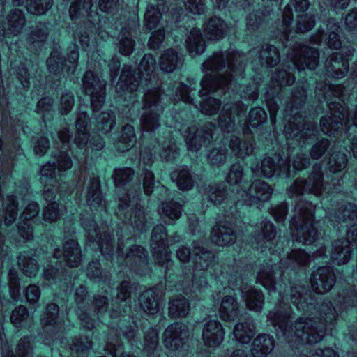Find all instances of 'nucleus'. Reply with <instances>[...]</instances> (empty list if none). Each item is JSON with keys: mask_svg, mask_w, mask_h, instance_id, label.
Returning <instances> with one entry per match:
<instances>
[{"mask_svg": "<svg viewBox=\"0 0 357 357\" xmlns=\"http://www.w3.org/2000/svg\"><path fill=\"white\" fill-rule=\"evenodd\" d=\"M96 128L103 133L109 132L116 123V116L113 112H102L96 116Z\"/></svg>", "mask_w": 357, "mask_h": 357, "instance_id": "e2e57ef3", "label": "nucleus"}, {"mask_svg": "<svg viewBox=\"0 0 357 357\" xmlns=\"http://www.w3.org/2000/svg\"><path fill=\"white\" fill-rule=\"evenodd\" d=\"M331 221L345 224L349 227L347 230V239H337L332 244L331 254V259L337 265L347 264L351 259L353 252L351 241H357V206L344 202L341 204L337 211L333 215L332 212H326Z\"/></svg>", "mask_w": 357, "mask_h": 357, "instance_id": "0eeeda50", "label": "nucleus"}, {"mask_svg": "<svg viewBox=\"0 0 357 357\" xmlns=\"http://www.w3.org/2000/svg\"><path fill=\"white\" fill-rule=\"evenodd\" d=\"M230 212H227L224 216L225 221L220 220L218 223L214 226L211 231V241L220 246H225L234 243L236 238L233 225L234 222L230 214H233L236 211V206L230 207Z\"/></svg>", "mask_w": 357, "mask_h": 357, "instance_id": "5701e85b", "label": "nucleus"}, {"mask_svg": "<svg viewBox=\"0 0 357 357\" xmlns=\"http://www.w3.org/2000/svg\"><path fill=\"white\" fill-rule=\"evenodd\" d=\"M92 346L91 338L87 336H75L72 340L70 349L73 354L84 357L89 351Z\"/></svg>", "mask_w": 357, "mask_h": 357, "instance_id": "338daca9", "label": "nucleus"}, {"mask_svg": "<svg viewBox=\"0 0 357 357\" xmlns=\"http://www.w3.org/2000/svg\"><path fill=\"white\" fill-rule=\"evenodd\" d=\"M54 259H63L66 265L71 268L78 267L82 261L81 248L77 241L68 239L63 245V249L56 248L54 251Z\"/></svg>", "mask_w": 357, "mask_h": 357, "instance_id": "c85d7f7f", "label": "nucleus"}, {"mask_svg": "<svg viewBox=\"0 0 357 357\" xmlns=\"http://www.w3.org/2000/svg\"><path fill=\"white\" fill-rule=\"evenodd\" d=\"M90 127L89 114L86 111H82L80 107L76 120L77 132L74 142L80 150H83L82 160L86 159L89 146L96 150H100L104 147L103 140L99 135L93 137L89 141V146L88 132Z\"/></svg>", "mask_w": 357, "mask_h": 357, "instance_id": "dca6fc26", "label": "nucleus"}, {"mask_svg": "<svg viewBox=\"0 0 357 357\" xmlns=\"http://www.w3.org/2000/svg\"><path fill=\"white\" fill-rule=\"evenodd\" d=\"M204 32L209 40L222 38L227 30V24L220 17H211L203 24Z\"/></svg>", "mask_w": 357, "mask_h": 357, "instance_id": "79ce46f5", "label": "nucleus"}, {"mask_svg": "<svg viewBox=\"0 0 357 357\" xmlns=\"http://www.w3.org/2000/svg\"><path fill=\"white\" fill-rule=\"evenodd\" d=\"M126 190L125 195H119V203L116 214L123 222L130 225L135 231L146 232L152 223L137 203L138 196L141 195L140 186L137 185L135 194L131 190Z\"/></svg>", "mask_w": 357, "mask_h": 357, "instance_id": "1a4fd4ad", "label": "nucleus"}, {"mask_svg": "<svg viewBox=\"0 0 357 357\" xmlns=\"http://www.w3.org/2000/svg\"><path fill=\"white\" fill-rule=\"evenodd\" d=\"M118 48L119 52L125 56L132 54L135 45V41L132 38L133 33L139 26L138 23L134 20H128L123 25L121 24Z\"/></svg>", "mask_w": 357, "mask_h": 357, "instance_id": "7c9ffc66", "label": "nucleus"}, {"mask_svg": "<svg viewBox=\"0 0 357 357\" xmlns=\"http://www.w3.org/2000/svg\"><path fill=\"white\" fill-rule=\"evenodd\" d=\"M106 82L89 70L82 78L84 93L91 96V105L93 112L98 111L105 101Z\"/></svg>", "mask_w": 357, "mask_h": 357, "instance_id": "aec40b11", "label": "nucleus"}, {"mask_svg": "<svg viewBox=\"0 0 357 357\" xmlns=\"http://www.w3.org/2000/svg\"><path fill=\"white\" fill-rule=\"evenodd\" d=\"M92 0H75L69 8L71 20L78 24L73 31L74 40L85 51L93 46L90 35L100 21L98 13L92 10Z\"/></svg>", "mask_w": 357, "mask_h": 357, "instance_id": "6e6552de", "label": "nucleus"}, {"mask_svg": "<svg viewBox=\"0 0 357 357\" xmlns=\"http://www.w3.org/2000/svg\"><path fill=\"white\" fill-rule=\"evenodd\" d=\"M49 34V29L45 23L39 22L31 31L27 40L33 45V47L42 46Z\"/></svg>", "mask_w": 357, "mask_h": 357, "instance_id": "0e129e2a", "label": "nucleus"}, {"mask_svg": "<svg viewBox=\"0 0 357 357\" xmlns=\"http://www.w3.org/2000/svg\"><path fill=\"white\" fill-rule=\"evenodd\" d=\"M18 204L17 195H8L5 199L1 198V210L6 227L11 225L15 221L18 214Z\"/></svg>", "mask_w": 357, "mask_h": 357, "instance_id": "a18cd8bd", "label": "nucleus"}, {"mask_svg": "<svg viewBox=\"0 0 357 357\" xmlns=\"http://www.w3.org/2000/svg\"><path fill=\"white\" fill-rule=\"evenodd\" d=\"M169 316L172 319L185 317L190 312L188 300L183 296L172 298L169 301Z\"/></svg>", "mask_w": 357, "mask_h": 357, "instance_id": "09e8293b", "label": "nucleus"}, {"mask_svg": "<svg viewBox=\"0 0 357 357\" xmlns=\"http://www.w3.org/2000/svg\"><path fill=\"white\" fill-rule=\"evenodd\" d=\"M274 348L273 336L266 333L259 334L252 341L251 354L253 357H266Z\"/></svg>", "mask_w": 357, "mask_h": 357, "instance_id": "ea45409f", "label": "nucleus"}, {"mask_svg": "<svg viewBox=\"0 0 357 357\" xmlns=\"http://www.w3.org/2000/svg\"><path fill=\"white\" fill-rule=\"evenodd\" d=\"M59 308L54 303L47 305L40 318L43 335L47 341L58 340L63 329V321L59 317Z\"/></svg>", "mask_w": 357, "mask_h": 357, "instance_id": "4be33fe9", "label": "nucleus"}, {"mask_svg": "<svg viewBox=\"0 0 357 357\" xmlns=\"http://www.w3.org/2000/svg\"><path fill=\"white\" fill-rule=\"evenodd\" d=\"M287 56L293 68L298 71L305 68L314 70L318 66L319 53L315 48L296 43L294 47L289 50Z\"/></svg>", "mask_w": 357, "mask_h": 357, "instance_id": "a211bd4d", "label": "nucleus"}, {"mask_svg": "<svg viewBox=\"0 0 357 357\" xmlns=\"http://www.w3.org/2000/svg\"><path fill=\"white\" fill-rule=\"evenodd\" d=\"M182 56L176 50L169 48L166 50L160 56V68L162 70L171 73L182 64Z\"/></svg>", "mask_w": 357, "mask_h": 357, "instance_id": "603ef678", "label": "nucleus"}, {"mask_svg": "<svg viewBox=\"0 0 357 357\" xmlns=\"http://www.w3.org/2000/svg\"><path fill=\"white\" fill-rule=\"evenodd\" d=\"M188 337V327L181 322H175L164 331L163 343L170 352L176 353L174 356L190 357L187 344Z\"/></svg>", "mask_w": 357, "mask_h": 357, "instance_id": "2eb2a0df", "label": "nucleus"}, {"mask_svg": "<svg viewBox=\"0 0 357 357\" xmlns=\"http://www.w3.org/2000/svg\"><path fill=\"white\" fill-rule=\"evenodd\" d=\"M39 213V205L36 202H29L24 209L20 219L22 222L17 225L18 231L20 236L26 239L31 240L33 237V229L31 225L27 221L36 217Z\"/></svg>", "mask_w": 357, "mask_h": 357, "instance_id": "c9c22d12", "label": "nucleus"}, {"mask_svg": "<svg viewBox=\"0 0 357 357\" xmlns=\"http://www.w3.org/2000/svg\"><path fill=\"white\" fill-rule=\"evenodd\" d=\"M244 173L243 167L238 162L233 164L229 168V171L226 178L227 182L230 185L237 188L238 194H242L243 190L247 188L248 183L244 179Z\"/></svg>", "mask_w": 357, "mask_h": 357, "instance_id": "3c124183", "label": "nucleus"}, {"mask_svg": "<svg viewBox=\"0 0 357 357\" xmlns=\"http://www.w3.org/2000/svg\"><path fill=\"white\" fill-rule=\"evenodd\" d=\"M187 81L189 85L181 82H174L172 87L168 88L167 95L172 101L182 100L185 103L193 104L197 108V106L194 103V98L191 94L193 91H195L196 82L192 78H188Z\"/></svg>", "mask_w": 357, "mask_h": 357, "instance_id": "f704fd0d", "label": "nucleus"}, {"mask_svg": "<svg viewBox=\"0 0 357 357\" xmlns=\"http://www.w3.org/2000/svg\"><path fill=\"white\" fill-rule=\"evenodd\" d=\"M245 55L229 50L214 53L205 61L202 70L206 75L201 82L199 96L203 98L211 93L224 96V105L218 118V126L224 132H231L241 124V116L247 107L241 99L255 100L258 98V85L252 82L248 86L236 89L237 80L243 78Z\"/></svg>", "mask_w": 357, "mask_h": 357, "instance_id": "f03ea898", "label": "nucleus"}, {"mask_svg": "<svg viewBox=\"0 0 357 357\" xmlns=\"http://www.w3.org/2000/svg\"><path fill=\"white\" fill-rule=\"evenodd\" d=\"M136 135L134 127L127 124L122 129L121 135L115 144V147L119 152H125L132 147L136 143Z\"/></svg>", "mask_w": 357, "mask_h": 357, "instance_id": "4d7b16f0", "label": "nucleus"}, {"mask_svg": "<svg viewBox=\"0 0 357 357\" xmlns=\"http://www.w3.org/2000/svg\"><path fill=\"white\" fill-rule=\"evenodd\" d=\"M256 327L252 321H243L237 324L233 333L236 340L242 343L248 344L255 334Z\"/></svg>", "mask_w": 357, "mask_h": 357, "instance_id": "5fc2aeb1", "label": "nucleus"}, {"mask_svg": "<svg viewBox=\"0 0 357 357\" xmlns=\"http://www.w3.org/2000/svg\"><path fill=\"white\" fill-rule=\"evenodd\" d=\"M255 141L252 137L241 140L238 137L231 136L229 141V146L235 156L239 158H245L252 155L254 151Z\"/></svg>", "mask_w": 357, "mask_h": 357, "instance_id": "c03bdc74", "label": "nucleus"}, {"mask_svg": "<svg viewBox=\"0 0 357 357\" xmlns=\"http://www.w3.org/2000/svg\"><path fill=\"white\" fill-rule=\"evenodd\" d=\"M294 80V76L286 70H279L272 75L268 89L265 94V100L272 123L275 121V116L279 109L278 101L281 100L283 87L292 84Z\"/></svg>", "mask_w": 357, "mask_h": 357, "instance_id": "9b49d317", "label": "nucleus"}, {"mask_svg": "<svg viewBox=\"0 0 357 357\" xmlns=\"http://www.w3.org/2000/svg\"><path fill=\"white\" fill-rule=\"evenodd\" d=\"M250 170L255 176L267 178L273 176L289 177L290 163L280 154H275L273 157L265 155L260 162L252 163Z\"/></svg>", "mask_w": 357, "mask_h": 357, "instance_id": "4468645a", "label": "nucleus"}, {"mask_svg": "<svg viewBox=\"0 0 357 357\" xmlns=\"http://www.w3.org/2000/svg\"><path fill=\"white\" fill-rule=\"evenodd\" d=\"M273 261L271 258L259 266L256 280L270 293L278 291L281 300L269 312L268 319L287 340L295 337V342L317 343L327 330L333 328L342 312L349 306H357V291L353 287L337 295L333 301L327 298L318 305L313 294L305 286L291 284L286 271L296 272L310 261V255L303 250H293L280 260L278 281L275 279L277 264Z\"/></svg>", "mask_w": 357, "mask_h": 357, "instance_id": "f257e3e1", "label": "nucleus"}, {"mask_svg": "<svg viewBox=\"0 0 357 357\" xmlns=\"http://www.w3.org/2000/svg\"><path fill=\"white\" fill-rule=\"evenodd\" d=\"M130 282L126 280L121 282L117 290V296L112 301V306L109 312L111 318L124 317V314H128L130 312Z\"/></svg>", "mask_w": 357, "mask_h": 357, "instance_id": "bb28decb", "label": "nucleus"}, {"mask_svg": "<svg viewBox=\"0 0 357 357\" xmlns=\"http://www.w3.org/2000/svg\"><path fill=\"white\" fill-rule=\"evenodd\" d=\"M306 100L304 86L294 89L284 109V132L288 144L303 147L317 133V123L306 117L303 111Z\"/></svg>", "mask_w": 357, "mask_h": 357, "instance_id": "423d86ee", "label": "nucleus"}, {"mask_svg": "<svg viewBox=\"0 0 357 357\" xmlns=\"http://www.w3.org/2000/svg\"><path fill=\"white\" fill-rule=\"evenodd\" d=\"M186 47L190 54H200L205 50V40L199 29H192L186 40Z\"/></svg>", "mask_w": 357, "mask_h": 357, "instance_id": "13d9d810", "label": "nucleus"}, {"mask_svg": "<svg viewBox=\"0 0 357 357\" xmlns=\"http://www.w3.org/2000/svg\"><path fill=\"white\" fill-rule=\"evenodd\" d=\"M273 192V188L268 183L256 179L250 184L249 188L243 190L241 196L245 204L251 206L268 201Z\"/></svg>", "mask_w": 357, "mask_h": 357, "instance_id": "393cba45", "label": "nucleus"}, {"mask_svg": "<svg viewBox=\"0 0 357 357\" xmlns=\"http://www.w3.org/2000/svg\"><path fill=\"white\" fill-rule=\"evenodd\" d=\"M158 143L160 147L159 154L162 160L173 161L179 155V149L169 131L164 137V140L158 139Z\"/></svg>", "mask_w": 357, "mask_h": 357, "instance_id": "de8ad7c7", "label": "nucleus"}, {"mask_svg": "<svg viewBox=\"0 0 357 357\" xmlns=\"http://www.w3.org/2000/svg\"><path fill=\"white\" fill-rule=\"evenodd\" d=\"M82 225L86 231V244L94 251H100L107 259H112L114 241L110 233L103 226L99 227L91 218H81Z\"/></svg>", "mask_w": 357, "mask_h": 357, "instance_id": "9d476101", "label": "nucleus"}, {"mask_svg": "<svg viewBox=\"0 0 357 357\" xmlns=\"http://www.w3.org/2000/svg\"><path fill=\"white\" fill-rule=\"evenodd\" d=\"M170 178L182 191L190 190L196 182L192 172L187 166H181L174 169L170 174Z\"/></svg>", "mask_w": 357, "mask_h": 357, "instance_id": "58836bf2", "label": "nucleus"}, {"mask_svg": "<svg viewBox=\"0 0 357 357\" xmlns=\"http://www.w3.org/2000/svg\"><path fill=\"white\" fill-rule=\"evenodd\" d=\"M343 84L333 85L326 77L324 82H318L315 93L320 102L327 101L331 115L322 116L320 127L322 132L335 137L340 142H344L357 128V106L354 110L347 111L342 104L335 101H330L333 96L342 100L349 93Z\"/></svg>", "mask_w": 357, "mask_h": 357, "instance_id": "39448f33", "label": "nucleus"}, {"mask_svg": "<svg viewBox=\"0 0 357 357\" xmlns=\"http://www.w3.org/2000/svg\"><path fill=\"white\" fill-rule=\"evenodd\" d=\"M125 320H120V329L118 331L117 329H114V328H111L109 330V332L108 333V335L111 333V331H114V334L113 333L114 338L118 337L120 340V335H122L127 340L128 342L132 345V346H136L137 348H139L138 346V337H137V326L135 324H134V322H132V324H129L128 326H124L123 323Z\"/></svg>", "mask_w": 357, "mask_h": 357, "instance_id": "864d4df0", "label": "nucleus"}, {"mask_svg": "<svg viewBox=\"0 0 357 357\" xmlns=\"http://www.w3.org/2000/svg\"><path fill=\"white\" fill-rule=\"evenodd\" d=\"M225 331L222 324L217 320H210L204 325L202 338L206 345L217 347L224 340Z\"/></svg>", "mask_w": 357, "mask_h": 357, "instance_id": "e433bc0d", "label": "nucleus"}, {"mask_svg": "<svg viewBox=\"0 0 357 357\" xmlns=\"http://www.w3.org/2000/svg\"><path fill=\"white\" fill-rule=\"evenodd\" d=\"M250 55H258L259 63L261 66L269 67L275 66L280 61L278 50L273 45L266 44L259 50L254 49L250 52Z\"/></svg>", "mask_w": 357, "mask_h": 357, "instance_id": "a19ab883", "label": "nucleus"}, {"mask_svg": "<svg viewBox=\"0 0 357 357\" xmlns=\"http://www.w3.org/2000/svg\"><path fill=\"white\" fill-rule=\"evenodd\" d=\"M182 212V205L177 202L172 200L162 203V217L166 223L171 224L177 220Z\"/></svg>", "mask_w": 357, "mask_h": 357, "instance_id": "bf43d9fd", "label": "nucleus"}, {"mask_svg": "<svg viewBox=\"0 0 357 357\" xmlns=\"http://www.w3.org/2000/svg\"><path fill=\"white\" fill-rule=\"evenodd\" d=\"M332 192L331 184L324 182L321 164L313 167V170L307 179L296 178L288 188L289 197L298 199L289 226L291 235L296 241L303 245H311L318 238V230L314 219L315 206L312 202L302 199L301 196L306 193L320 197L324 193L329 194Z\"/></svg>", "mask_w": 357, "mask_h": 357, "instance_id": "7ed1b4c3", "label": "nucleus"}, {"mask_svg": "<svg viewBox=\"0 0 357 357\" xmlns=\"http://www.w3.org/2000/svg\"><path fill=\"white\" fill-rule=\"evenodd\" d=\"M259 230L257 234H255L254 238L258 248L261 249V252L265 250L264 248H268V252L271 255H274L275 250L272 245L274 244L273 241L274 240L276 234L275 228L273 224L270 221H262L259 226H257Z\"/></svg>", "mask_w": 357, "mask_h": 357, "instance_id": "72a5a7b5", "label": "nucleus"}, {"mask_svg": "<svg viewBox=\"0 0 357 357\" xmlns=\"http://www.w3.org/2000/svg\"><path fill=\"white\" fill-rule=\"evenodd\" d=\"M36 252L32 250L24 251L17 257L18 266L22 273L28 277H34L38 271Z\"/></svg>", "mask_w": 357, "mask_h": 357, "instance_id": "37998d69", "label": "nucleus"}, {"mask_svg": "<svg viewBox=\"0 0 357 357\" xmlns=\"http://www.w3.org/2000/svg\"><path fill=\"white\" fill-rule=\"evenodd\" d=\"M114 331H111L107 335L105 350L107 351L113 357H136L132 354L123 353V347L121 340L118 337H112Z\"/></svg>", "mask_w": 357, "mask_h": 357, "instance_id": "774afa93", "label": "nucleus"}, {"mask_svg": "<svg viewBox=\"0 0 357 357\" xmlns=\"http://www.w3.org/2000/svg\"><path fill=\"white\" fill-rule=\"evenodd\" d=\"M159 296L153 288L144 291L139 297L141 308L147 314H155L159 311Z\"/></svg>", "mask_w": 357, "mask_h": 357, "instance_id": "8fccbe9b", "label": "nucleus"}, {"mask_svg": "<svg viewBox=\"0 0 357 357\" xmlns=\"http://www.w3.org/2000/svg\"><path fill=\"white\" fill-rule=\"evenodd\" d=\"M116 258L118 263L137 274L145 275L149 271L147 252L140 245H135L127 249L123 240L119 239Z\"/></svg>", "mask_w": 357, "mask_h": 357, "instance_id": "f8f14e48", "label": "nucleus"}, {"mask_svg": "<svg viewBox=\"0 0 357 357\" xmlns=\"http://www.w3.org/2000/svg\"><path fill=\"white\" fill-rule=\"evenodd\" d=\"M155 60L151 54H145L137 73L130 66H125L121 71L116 85L118 93L132 94L139 86L147 88L143 99V114L140 118V126L143 131L153 132L160 126V115L163 106L160 102V91L153 86Z\"/></svg>", "mask_w": 357, "mask_h": 357, "instance_id": "20e7f679", "label": "nucleus"}, {"mask_svg": "<svg viewBox=\"0 0 357 357\" xmlns=\"http://www.w3.org/2000/svg\"><path fill=\"white\" fill-rule=\"evenodd\" d=\"M215 129V126L213 123H205L200 128L192 125L181 132V135L185 139L188 149L196 152L202 146H207L211 144Z\"/></svg>", "mask_w": 357, "mask_h": 357, "instance_id": "6ab92c4d", "label": "nucleus"}, {"mask_svg": "<svg viewBox=\"0 0 357 357\" xmlns=\"http://www.w3.org/2000/svg\"><path fill=\"white\" fill-rule=\"evenodd\" d=\"M336 277L333 269L328 266L318 268L312 274L310 282L313 290L317 294H325L334 286Z\"/></svg>", "mask_w": 357, "mask_h": 357, "instance_id": "cd10ccee", "label": "nucleus"}, {"mask_svg": "<svg viewBox=\"0 0 357 357\" xmlns=\"http://www.w3.org/2000/svg\"><path fill=\"white\" fill-rule=\"evenodd\" d=\"M86 199L91 210L105 208L100 183L97 177H92L87 185Z\"/></svg>", "mask_w": 357, "mask_h": 357, "instance_id": "4c0bfd02", "label": "nucleus"}, {"mask_svg": "<svg viewBox=\"0 0 357 357\" xmlns=\"http://www.w3.org/2000/svg\"><path fill=\"white\" fill-rule=\"evenodd\" d=\"M87 296L88 291L85 286L80 285L76 289L75 301L77 305V315L83 327L88 330H92L95 327V319L89 315L88 307L85 304Z\"/></svg>", "mask_w": 357, "mask_h": 357, "instance_id": "2f4dec72", "label": "nucleus"}, {"mask_svg": "<svg viewBox=\"0 0 357 357\" xmlns=\"http://www.w3.org/2000/svg\"><path fill=\"white\" fill-rule=\"evenodd\" d=\"M324 26L326 29V33L324 28L320 27L317 33L311 37L310 41L314 44L319 45L325 38V43L328 47L335 50L340 49L342 46V42L337 33L340 28L339 23L334 18H331Z\"/></svg>", "mask_w": 357, "mask_h": 357, "instance_id": "a878e982", "label": "nucleus"}, {"mask_svg": "<svg viewBox=\"0 0 357 357\" xmlns=\"http://www.w3.org/2000/svg\"><path fill=\"white\" fill-rule=\"evenodd\" d=\"M325 75L336 79L344 77L349 70L348 59L338 52L330 55L325 63Z\"/></svg>", "mask_w": 357, "mask_h": 357, "instance_id": "473e14b6", "label": "nucleus"}, {"mask_svg": "<svg viewBox=\"0 0 357 357\" xmlns=\"http://www.w3.org/2000/svg\"><path fill=\"white\" fill-rule=\"evenodd\" d=\"M220 317L225 321H231L236 319L239 314V304L231 294L223 297L220 309Z\"/></svg>", "mask_w": 357, "mask_h": 357, "instance_id": "49530a36", "label": "nucleus"}, {"mask_svg": "<svg viewBox=\"0 0 357 357\" xmlns=\"http://www.w3.org/2000/svg\"><path fill=\"white\" fill-rule=\"evenodd\" d=\"M86 275L91 280L96 282H102L108 285L109 288L111 287L110 273L101 268L100 264L98 260L91 261L89 263L86 267Z\"/></svg>", "mask_w": 357, "mask_h": 357, "instance_id": "6e6d98bb", "label": "nucleus"}, {"mask_svg": "<svg viewBox=\"0 0 357 357\" xmlns=\"http://www.w3.org/2000/svg\"><path fill=\"white\" fill-rule=\"evenodd\" d=\"M271 10L260 11L255 10L250 13L246 18V26L248 30L252 33L259 29L266 21L267 17L270 15Z\"/></svg>", "mask_w": 357, "mask_h": 357, "instance_id": "69168bd1", "label": "nucleus"}, {"mask_svg": "<svg viewBox=\"0 0 357 357\" xmlns=\"http://www.w3.org/2000/svg\"><path fill=\"white\" fill-rule=\"evenodd\" d=\"M227 189L224 184L209 185L204 193V196L214 205L222 204L227 199Z\"/></svg>", "mask_w": 357, "mask_h": 357, "instance_id": "680f3d73", "label": "nucleus"}, {"mask_svg": "<svg viewBox=\"0 0 357 357\" xmlns=\"http://www.w3.org/2000/svg\"><path fill=\"white\" fill-rule=\"evenodd\" d=\"M192 254L189 248L181 246L176 251V257L181 262L189 261L191 255L194 268L197 271H204L212 264L213 254L201 245V243L194 241Z\"/></svg>", "mask_w": 357, "mask_h": 357, "instance_id": "412c9836", "label": "nucleus"}, {"mask_svg": "<svg viewBox=\"0 0 357 357\" xmlns=\"http://www.w3.org/2000/svg\"><path fill=\"white\" fill-rule=\"evenodd\" d=\"M229 283L238 288L242 294L248 308L256 312H260L264 304V296L261 290L250 285L242 278L234 279L231 277Z\"/></svg>", "mask_w": 357, "mask_h": 357, "instance_id": "b1692460", "label": "nucleus"}, {"mask_svg": "<svg viewBox=\"0 0 357 357\" xmlns=\"http://www.w3.org/2000/svg\"><path fill=\"white\" fill-rule=\"evenodd\" d=\"M0 342L2 357H28L32 354L33 344L30 336H24L19 340L16 354L13 353L11 346L7 342L3 331H0Z\"/></svg>", "mask_w": 357, "mask_h": 357, "instance_id": "c756f323", "label": "nucleus"}, {"mask_svg": "<svg viewBox=\"0 0 357 357\" xmlns=\"http://www.w3.org/2000/svg\"><path fill=\"white\" fill-rule=\"evenodd\" d=\"M282 24L278 28L276 38L284 40L285 42L289 41V34L291 33V24L292 22L293 13L290 5H287L282 12Z\"/></svg>", "mask_w": 357, "mask_h": 357, "instance_id": "052dcab7", "label": "nucleus"}, {"mask_svg": "<svg viewBox=\"0 0 357 357\" xmlns=\"http://www.w3.org/2000/svg\"><path fill=\"white\" fill-rule=\"evenodd\" d=\"M52 156L54 161L52 163L47 162L40 169V182L45 186H54L59 184L56 188L62 193L66 184L65 183H59V179L57 178L59 174L56 173V169L59 172L70 169L73 166V161L69 154L66 153L64 150H59L54 153Z\"/></svg>", "mask_w": 357, "mask_h": 357, "instance_id": "ddd939ff", "label": "nucleus"}, {"mask_svg": "<svg viewBox=\"0 0 357 357\" xmlns=\"http://www.w3.org/2000/svg\"><path fill=\"white\" fill-rule=\"evenodd\" d=\"M167 239V231L164 225H158L152 231L151 238V249L155 262L165 268V277L168 271L173 266L171 260L170 252L168 245L165 243Z\"/></svg>", "mask_w": 357, "mask_h": 357, "instance_id": "f3484780", "label": "nucleus"}]
</instances>
